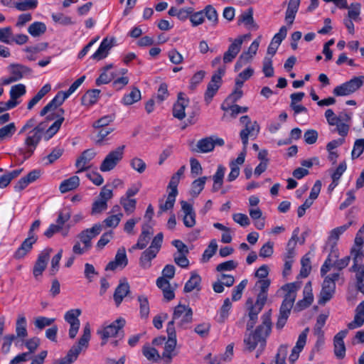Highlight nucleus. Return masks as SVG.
Returning <instances> with one entry per match:
<instances>
[{
  "instance_id": "nucleus-1",
  "label": "nucleus",
  "mask_w": 364,
  "mask_h": 364,
  "mask_svg": "<svg viewBox=\"0 0 364 364\" xmlns=\"http://www.w3.org/2000/svg\"><path fill=\"white\" fill-rule=\"evenodd\" d=\"M262 324L257 326L255 331L244 338L245 350L252 352L257 349V358L263 352L266 347L267 338L272 331L271 310L262 316Z\"/></svg>"
},
{
  "instance_id": "nucleus-2",
  "label": "nucleus",
  "mask_w": 364,
  "mask_h": 364,
  "mask_svg": "<svg viewBox=\"0 0 364 364\" xmlns=\"http://www.w3.org/2000/svg\"><path fill=\"white\" fill-rule=\"evenodd\" d=\"M68 97V91L58 92L54 98L41 110L40 115L45 116L48 121L55 119L45 132L46 139L51 138L60 129L64 120V112L60 106Z\"/></svg>"
},
{
  "instance_id": "nucleus-3",
  "label": "nucleus",
  "mask_w": 364,
  "mask_h": 364,
  "mask_svg": "<svg viewBox=\"0 0 364 364\" xmlns=\"http://www.w3.org/2000/svg\"><path fill=\"white\" fill-rule=\"evenodd\" d=\"M36 123L37 122L34 117L31 118L26 121L18 132V134H22L28 129L33 128L28 133L23 146L18 150V154L23 157V160L28 159L33 154L47 127L45 122H41L36 125Z\"/></svg>"
},
{
  "instance_id": "nucleus-4",
  "label": "nucleus",
  "mask_w": 364,
  "mask_h": 364,
  "mask_svg": "<svg viewBox=\"0 0 364 364\" xmlns=\"http://www.w3.org/2000/svg\"><path fill=\"white\" fill-rule=\"evenodd\" d=\"M240 121L245 127V128L240 131V136L244 149H246L248 144V139L251 138L252 139H255L257 138L259 132V126L256 121L252 122L247 115L241 117Z\"/></svg>"
},
{
  "instance_id": "nucleus-5",
  "label": "nucleus",
  "mask_w": 364,
  "mask_h": 364,
  "mask_svg": "<svg viewBox=\"0 0 364 364\" xmlns=\"http://www.w3.org/2000/svg\"><path fill=\"white\" fill-rule=\"evenodd\" d=\"M351 225L352 222H348L343 225L333 229L330 232L328 240L323 247V251L330 252V256H333L334 258H338L339 253L337 248V242L339 240L340 235L346 231Z\"/></svg>"
},
{
  "instance_id": "nucleus-6",
  "label": "nucleus",
  "mask_w": 364,
  "mask_h": 364,
  "mask_svg": "<svg viewBox=\"0 0 364 364\" xmlns=\"http://www.w3.org/2000/svg\"><path fill=\"white\" fill-rule=\"evenodd\" d=\"M175 321L172 319L168 322L166 328L168 339L165 343L164 351L162 353V358L166 363H170L172 358L176 355V333L174 327Z\"/></svg>"
},
{
  "instance_id": "nucleus-7",
  "label": "nucleus",
  "mask_w": 364,
  "mask_h": 364,
  "mask_svg": "<svg viewBox=\"0 0 364 364\" xmlns=\"http://www.w3.org/2000/svg\"><path fill=\"white\" fill-rule=\"evenodd\" d=\"M364 85V75L354 77L350 80L336 86L333 93L336 96L350 95L358 90Z\"/></svg>"
},
{
  "instance_id": "nucleus-8",
  "label": "nucleus",
  "mask_w": 364,
  "mask_h": 364,
  "mask_svg": "<svg viewBox=\"0 0 364 364\" xmlns=\"http://www.w3.org/2000/svg\"><path fill=\"white\" fill-rule=\"evenodd\" d=\"M225 73V66L218 68L217 71L213 75L210 81L208 84L207 90L204 95V100L207 105H209L213 97L218 92L220 87L223 80L222 77Z\"/></svg>"
},
{
  "instance_id": "nucleus-9",
  "label": "nucleus",
  "mask_w": 364,
  "mask_h": 364,
  "mask_svg": "<svg viewBox=\"0 0 364 364\" xmlns=\"http://www.w3.org/2000/svg\"><path fill=\"white\" fill-rule=\"evenodd\" d=\"M172 319L178 327L186 328L193 320L192 309L188 306L178 304L174 308Z\"/></svg>"
},
{
  "instance_id": "nucleus-10",
  "label": "nucleus",
  "mask_w": 364,
  "mask_h": 364,
  "mask_svg": "<svg viewBox=\"0 0 364 364\" xmlns=\"http://www.w3.org/2000/svg\"><path fill=\"white\" fill-rule=\"evenodd\" d=\"M267 301L262 298L256 299L255 302L253 304V301L249 299L247 301V311L249 321L247 323V329L251 330L256 324L258 318V314L261 312L263 307L264 306Z\"/></svg>"
},
{
  "instance_id": "nucleus-11",
  "label": "nucleus",
  "mask_w": 364,
  "mask_h": 364,
  "mask_svg": "<svg viewBox=\"0 0 364 364\" xmlns=\"http://www.w3.org/2000/svg\"><path fill=\"white\" fill-rule=\"evenodd\" d=\"M125 146H118L115 150L110 151L102 161L100 170L106 172L112 170L122 159Z\"/></svg>"
},
{
  "instance_id": "nucleus-12",
  "label": "nucleus",
  "mask_w": 364,
  "mask_h": 364,
  "mask_svg": "<svg viewBox=\"0 0 364 364\" xmlns=\"http://www.w3.org/2000/svg\"><path fill=\"white\" fill-rule=\"evenodd\" d=\"M225 144L223 139L215 136L204 137L198 141L194 151L198 153H208L214 150L215 146H222Z\"/></svg>"
},
{
  "instance_id": "nucleus-13",
  "label": "nucleus",
  "mask_w": 364,
  "mask_h": 364,
  "mask_svg": "<svg viewBox=\"0 0 364 364\" xmlns=\"http://www.w3.org/2000/svg\"><path fill=\"white\" fill-rule=\"evenodd\" d=\"M113 196L112 191L104 186L97 198L93 202L92 206L91 214L96 215L101 213L107 208V201Z\"/></svg>"
},
{
  "instance_id": "nucleus-14",
  "label": "nucleus",
  "mask_w": 364,
  "mask_h": 364,
  "mask_svg": "<svg viewBox=\"0 0 364 364\" xmlns=\"http://www.w3.org/2000/svg\"><path fill=\"white\" fill-rule=\"evenodd\" d=\"M125 320L122 318H117L112 323L104 326L102 329L97 331V333L102 340V345H105L107 338L117 335L119 331L124 326Z\"/></svg>"
},
{
  "instance_id": "nucleus-15",
  "label": "nucleus",
  "mask_w": 364,
  "mask_h": 364,
  "mask_svg": "<svg viewBox=\"0 0 364 364\" xmlns=\"http://www.w3.org/2000/svg\"><path fill=\"white\" fill-rule=\"evenodd\" d=\"M245 36H240L234 40L229 39L232 43L229 46L228 49L225 52L223 58L224 63H231L240 53Z\"/></svg>"
},
{
  "instance_id": "nucleus-16",
  "label": "nucleus",
  "mask_w": 364,
  "mask_h": 364,
  "mask_svg": "<svg viewBox=\"0 0 364 364\" xmlns=\"http://www.w3.org/2000/svg\"><path fill=\"white\" fill-rule=\"evenodd\" d=\"M102 229V225L95 224L91 228L83 230L79 235L80 241L84 245V250H89L91 247V240L98 235Z\"/></svg>"
},
{
  "instance_id": "nucleus-17",
  "label": "nucleus",
  "mask_w": 364,
  "mask_h": 364,
  "mask_svg": "<svg viewBox=\"0 0 364 364\" xmlns=\"http://www.w3.org/2000/svg\"><path fill=\"white\" fill-rule=\"evenodd\" d=\"M114 42V38H105L101 42L98 49L92 55L91 58L95 60H100L105 58L110 49L113 47Z\"/></svg>"
},
{
  "instance_id": "nucleus-18",
  "label": "nucleus",
  "mask_w": 364,
  "mask_h": 364,
  "mask_svg": "<svg viewBox=\"0 0 364 364\" xmlns=\"http://www.w3.org/2000/svg\"><path fill=\"white\" fill-rule=\"evenodd\" d=\"M328 279L323 280L318 301L320 305H323L331 300L335 293L336 283L328 281Z\"/></svg>"
},
{
  "instance_id": "nucleus-19",
  "label": "nucleus",
  "mask_w": 364,
  "mask_h": 364,
  "mask_svg": "<svg viewBox=\"0 0 364 364\" xmlns=\"http://www.w3.org/2000/svg\"><path fill=\"white\" fill-rule=\"evenodd\" d=\"M181 210L183 213V222L186 227L192 228L196 225V213L193 205L186 201L181 202Z\"/></svg>"
},
{
  "instance_id": "nucleus-20",
  "label": "nucleus",
  "mask_w": 364,
  "mask_h": 364,
  "mask_svg": "<svg viewBox=\"0 0 364 364\" xmlns=\"http://www.w3.org/2000/svg\"><path fill=\"white\" fill-rule=\"evenodd\" d=\"M348 333V331L347 329L341 331L333 338L334 353L339 359L343 358L346 355V346L343 339L347 336Z\"/></svg>"
},
{
  "instance_id": "nucleus-21",
  "label": "nucleus",
  "mask_w": 364,
  "mask_h": 364,
  "mask_svg": "<svg viewBox=\"0 0 364 364\" xmlns=\"http://www.w3.org/2000/svg\"><path fill=\"white\" fill-rule=\"evenodd\" d=\"M189 103V100L185 97L182 92L178 93L176 102L173 105V115L174 117L181 120L186 117L185 109Z\"/></svg>"
},
{
  "instance_id": "nucleus-22",
  "label": "nucleus",
  "mask_w": 364,
  "mask_h": 364,
  "mask_svg": "<svg viewBox=\"0 0 364 364\" xmlns=\"http://www.w3.org/2000/svg\"><path fill=\"white\" fill-rule=\"evenodd\" d=\"M308 332L309 328H306L299 334L296 346L293 348L289 358L291 363L293 364L299 358L300 352L306 345Z\"/></svg>"
},
{
  "instance_id": "nucleus-23",
  "label": "nucleus",
  "mask_w": 364,
  "mask_h": 364,
  "mask_svg": "<svg viewBox=\"0 0 364 364\" xmlns=\"http://www.w3.org/2000/svg\"><path fill=\"white\" fill-rule=\"evenodd\" d=\"M95 155L96 152L92 149L84 151L75 163V166L78 168L77 173H82L90 167V162Z\"/></svg>"
},
{
  "instance_id": "nucleus-24",
  "label": "nucleus",
  "mask_w": 364,
  "mask_h": 364,
  "mask_svg": "<svg viewBox=\"0 0 364 364\" xmlns=\"http://www.w3.org/2000/svg\"><path fill=\"white\" fill-rule=\"evenodd\" d=\"M26 92V86L23 84H17L13 85L11 87L9 95L10 99L8 102H11L12 103V107L15 108L18 106L21 101L18 100V99L22 96H23Z\"/></svg>"
},
{
  "instance_id": "nucleus-25",
  "label": "nucleus",
  "mask_w": 364,
  "mask_h": 364,
  "mask_svg": "<svg viewBox=\"0 0 364 364\" xmlns=\"http://www.w3.org/2000/svg\"><path fill=\"white\" fill-rule=\"evenodd\" d=\"M49 257V251H43L38 255L33 269V274L35 277L42 274L47 266Z\"/></svg>"
},
{
  "instance_id": "nucleus-26",
  "label": "nucleus",
  "mask_w": 364,
  "mask_h": 364,
  "mask_svg": "<svg viewBox=\"0 0 364 364\" xmlns=\"http://www.w3.org/2000/svg\"><path fill=\"white\" fill-rule=\"evenodd\" d=\"M81 314L79 309L70 310V338L76 336L80 326V321L77 317Z\"/></svg>"
},
{
  "instance_id": "nucleus-27",
  "label": "nucleus",
  "mask_w": 364,
  "mask_h": 364,
  "mask_svg": "<svg viewBox=\"0 0 364 364\" xmlns=\"http://www.w3.org/2000/svg\"><path fill=\"white\" fill-rule=\"evenodd\" d=\"M152 235L151 228L148 225H144L142 227L141 232L138 238L136 244L132 246V249H144L148 245L151 235Z\"/></svg>"
},
{
  "instance_id": "nucleus-28",
  "label": "nucleus",
  "mask_w": 364,
  "mask_h": 364,
  "mask_svg": "<svg viewBox=\"0 0 364 364\" xmlns=\"http://www.w3.org/2000/svg\"><path fill=\"white\" fill-rule=\"evenodd\" d=\"M364 324V301L360 303L356 309L353 320L348 323V329H355Z\"/></svg>"
},
{
  "instance_id": "nucleus-29",
  "label": "nucleus",
  "mask_w": 364,
  "mask_h": 364,
  "mask_svg": "<svg viewBox=\"0 0 364 364\" xmlns=\"http://www.w3.org/2000/svg\"><path fill=\"white\" fill-rule=\"evenodd\" d=\"M129 292V285L128 282L120 281V283L117 287L114 293V300L117 306H119L122 303V300Z\"/></svg>"
},
{
  "instance_id": "nucleus-30",
  "label": "nucleus",
  "mask_w": 364,
  "mask_h": 364,
  "mask_svg": "<svg viewBox=\"0 0 364 364\" xmlns=\"http://www.w3.org/2000/svg\"><path fill=\"white\" fill-rule=\"evenodd\" d=\"M157 252L147 248L141 255L139 258V265L144 269H148L151 267V260L154 259Z\"/></svg>"
},
{
  "instance_id": "nucleus-31",
  "label": "nucleus",
  "mask_w": 364,
  "mask_h": 364,
  "mask_svg": "<svg viewBox=\"0 0 364 364\" xmlns=\"http://www.w3.org/2000/svg\"><path fill=\"white\" fill-rule=\"evenodd\" d=\"M201 277L198 274L193 272H191L190 279L186 282L184 286L185 292H191L196 289L197 291L200 290Z\"/></svg>"
},
{
  "instance_id": "nucleus-32",
  "label": "nucleus",
  "mask_w": 364,
  "mask_h": 364,
  "mask_svg": "<svg viewBox=\"0 0 364 364\" xmlns=\"http://www.w3.org/2000/svg\"><path fill=\"white\" fill-rule=\"evenodd\" d=\"M11 76L14 78L16 81H18L23 78V75L31 73V69L25 65L16 64L11 65L9 67Z\"/></svg>"
},
{
  "instance_id": "nucleus-33",
  "label": "nucleus",
  "mask_w": 364,
  "mask_h": 364,
  "mask_svg": "<svg viewBox=\"0 0 364 364\" xmlns=\"http://www.w3.org/2000/svg\"><path fill=\"white\" fill-rule=\"evenodd\" d=\"M33 239H25L21 246L14 252V257L15 259H20L23 258L33 247Z\"/></svg>"
},
{
  "instance_id": "nucleus-34",
  "label": "nucleus",
  "mask_w": 364,
  "mask_h": 364,
  "mask_svg": "<svg viewBox=\"0 0 364 364\" xmlns=\"http://www.w3.org/2000/svg\"><path fill=\"white\" fill-rule=\"evenodd\" d=\"M89 343L82 342V340L79 339L78 341L70 348V364L77 360L78 355L81 352L85 351Z\"/></svg>"
},
{
  "instance_id": "nucleus-35",
  "label": "nucleus",
  "mask_w": 364,
  "mask_h": 364,
  "mask_svg": "<svg viewBox=\"0 0 364 364\" xmlns=\"http://www.w3.org/2000/svg\"><path fill=\"white\" fill-rule=\"evenodd\" d=\"M46 30V25L40 21H35L32 23L28 28V33L33 37H39L43 35Z\"/></svg>"
},
{
  "instance_id": "nucleus-36",
  "label": "nucleus",
  "mask_w": 364,
  "mask_h": 364,
  "mask_svg": "<svg viewBox=\"0 0 364 364\" xmlns=\"http://www.w3.org/2000/svg\"><path fill=\"white\" fill-rule=\"evenodd\" d=\"M207 178L206 176H203L192 182L191 188L190 190V195L192 197L196 198L201 193L204 188Z\"/></svg>"
},
{
  "instance_id": "nucleus-37",
  "label": "nucleus",
  "mask_w": 364,
  "mask_h": 364,
  "mask_svg": "<svg viewBox=\"0 0 364 364\" xmlns=\"http://www.w3.org/2000/svg\"><path fill=\"white\" fill-rule=\"evenodd\" d=\"M141 92L136 87H132L129 94L124 95L122 102L125 105H131L141 100Z\"/></svg>"
},
{
  "instance_id": "nucleus-38",
  "label": "nucleus",
  "mask_w": 364,
  "mask_h": 364,
  "mask_svg": "<svg viewBox=\"0 0 364 364\" xmlns=\"http://www.w3.org/2000/svg\"><path fill=\"white\" fill-rule=\"evenodd\" d=\"M14 7L21 11L35 9L38 6L37 0H18L14 2Z\"/></svg>"
},
{
  "instance_id": "nucleus-39",
  "label": "nucleus",
  "mask_w": 364,
  "mask_h": 364,
  "mask_svg": "<svg viewBox=\"0 0 364 364\" xmlns=\"http://www.w3.org/2000/svg\"><path fill=\"white\" fill-rule=\"evenodd\" d=\"M232 307V304L229 298L224 300L223 304L220 309L218 315L216 317V320L219 323H224L228 318L230 311Z\"/></svg>"
},
{
  "instance_id": "nucleus-40",
  "label": "nucleus",
  "mask_w": 364,
  "mask_h": 364,
  "mask_svg": "<svg viewBox=\"0 0 364 364\" xmlns=\"http://www.w3.org/2000/svg\"><path fill=\"white\" fill-rule=\"evenodd\" d=\"M142 353L149 360L157 361L160 358L163 359L162 355L161 356L159 355L158 350L154 347H151L149 343H146L143 346Z\"/></svg>"
},
{
  "instance_id": "nucleus-41",
  "label": "nucleus",
  "mask_w": 364,
  "mask_h": 364,
  "mask_svg": "<svg viewBox=\"0 0 364 364\" xmlns=\"http://www.w3.org/2000/svg\"><path fill=\"white\" fill-rule=\"evenodd\" d=\"M304 298L300 301L298 304L302 308H306L309 306L314 301V296L311 289V283L309 282L304 289Z\"/></svg>"
},
{
  "instance_id": "nucleus-42",
  "label": "nucleus",
  "mask_w": 364,
  "mask_h": 364,
  "mask_svg": "<svg viewBox=\"0 0 364 364\" xmlns=\"http://www.w3.org/2000/svg\"><path fill=\"white\" fill-rule=\"evenodd\" d=\"M16 336L24 338L28 336L26 329V319L23 315H19L16 323Z\"/></svg>"
},
{
  "instance_id": "nucleus-43",
  "label": "nucleus",
  "mask_w": 364,
  "mask_h": 364,
  "mask_svg": "<svg viewBox=\"0 0 364 364\" xmlns=\"http://www.w3.org/2000/svg\"><path fill=\"white\" fill-rule=\"evenodd\" d=\"M137 300L139 303L140 316L141 318L146 319L150 311L148 299L146 296L141 295L138 296Z\"/></svg>"
},
{
  "instance_id": "nucleus-44",
  "label": "nucleus",
  "mask_w": 364,
  "mask_h": 364,
  "mask_svg": "<svg viewBox=\"0 0 364 364\" xmlns=\"http://www.w3.org/2000/svg\"><path fill=\"white\" fill-rule=\"evenodd\" d=\"M350 271L355 272L357 289L364 294V265H360V267Z\"/></svg>"
},
{
  "instance_id": "nucleus-45",
  "label": "nucleus",
  "mask_w": 364,
  "mask_h": 364,
  "mask_svg": "<svg viewBox=\"0 0 364 364\" xmlns=\"http://www.w3.org/2000/svg\"><path fill=\"white\" fill-rule=\"evenodd\" d=\"M270 280L269 279H259L257 283L256 286H259L260 291L258 293L257 297V298H262L264 300L267 301V296H268V289L270 285Z\"/></svg>"
},
{
  "instance_id": "nucleus-46",
  "label": "nucleus",
  "mask_w": 364,
  "mask_h": 364,
  "mask_svg": "<svg viewBox=\"0 0 364 364\" xmlns=\"http://www.w3.org/2000/svg\"><path fill=\"white\" fill-rule=\"evenodd\" d=\"M205 17L212 23L213 26L218 24V16L215 9L211 6H206L203 10Z\"/></svg>"
},
{
  "instance_id": "nucleus-47",
  "label": "nucleus",
  "mask_w": 364,
  "mask_h": 364,
  "mask_svg": "<svg viewBox=\"0 0 364 364\" xmlns=\"http://www.w3.org/2000/svg\"><path fill=\"white\" fill-rule=\"evenodd\" d=\"M120 204L122 205L125 213L127 215H130L135 210L136 200L131 198L122 196L120 199Z\"/></svg>"
},
{
  "instance_id": "nucleus-48",
  "label": "nucleus",
  "mask_w": 364,
  "mask_h": 364,
  "mask_svg": "<svg viewBox=\"0 0 364 364\" xmlns=\"http://www.w3.org/2000/svg\"><path fill=\"white\" fill-rule=\"evenodd\" d=\"M362 248L363 247L360 246H355L352 247L350 250V255L353 257V265L351 267L350 269H357L360 267V264H358V262L361 261L364 257Z\"/></svg>"
},
{
  "instance_id": "nucleus-49",
  "label": "nucleus",
  "mask_w": 364,
  "mask_h": 364,
  "mask_svg": "<svg viewBox=\"0 0 364 364\" xmlns=\"http://www.w3.org/2000/svg\"><path fill=\"white\" fill-rule=\"evenodd\" d=\"M112 68V65H108L104 68V72L96 80V85L100 86L102 84H107L111 82L114 77L112 73L107 71Z\"/></svg>"
},
{
  "instance_id": "nucleus-50",
  "label": "nucleus",
  "mask_w": 364,
  "mask_h": 364,
  "mask_svg": "<svg viewBox=\"0 0 364 364\" xmlns=\"http://www.w3.org/2000/svg\"><path fill=\"white\" fill-rule=\"evenodd\" d=\"M217 249L218 245L216 240H212L203 254L202 261L203 262H208L215 254Z\"/></svg>"
},
{
  "instance_id": "nucleus-51",
  "label": "nucleus",
  "mask_w": 364,
  "mask_h": 364,
  "mask_svg": "<svg viewBox=\"0 0 364 364\" xmlns=\"http://www.w3.org/2000/svg\"><path fill=\"white\" fill-rule=\"evenodd\" d=\"M12 33L13 31L10 26L0 28V42L9 45L12 44Z\"/></svg>"
},
{
  "instance_id": "nucleus-52",
  "label": "nucleus",
  "mask_w": 364,
  "mask_h": 364,
  "mask_svg": "<svg viewBox=\"0 0 364 364\" xmlns=\"http://www.w3.org/2000/svg\"><path fill=\"white\" fill-rule=\"evenodd\" d=\"M16 127L14 122H11L0 129V140L6 138H11L16 132Z\"/></svg>"
},
{
  "instance_id": "nucleus-53",
  "label": "nucleus",
  "mask_w": 364,
  "mask_h": 364,
  "mask_svg": "<svg viewBox=\"0 0 364 364\" xmlns=\"http://www.w3.org/2000/svg\"><path fill=\"white\" fill-rule=\"evenodd\" d=\"M294 300L293 297H284L280 306L279 314L289 316L291 309L293 306Z\"/></svg>"
},
{
  "instance_id": "nucleus-54",
  "label": "nucleus",
  "mask_w": 364,
  "mask_h": 364,
  "mask_svg": "<svg viewBox=\"0 0 364 364\" xmlns=\"http://www.w3.org/2000/svg\"><path fill=\"white\" fill-rule=\"evenodd\" d=\"M100 94V90L97 89L88 90L83 96V101L89 105H93L98 100Z\"/></svg>"
},
{
  "instance_id": "nucleus-55",
  "label": "nucleus",
  "mask_w": 364,
  "mask_h": 364,
  "mask_svg": "<svg viewBox=\"0 0 364 364\" xmlns=\"http://www.w3.org/2000/svg\"><path fill=\"white\" fill-rule=\"evenodd\" d=\"M122 216L123 215L122 213L112 215L105 219L103 223L107 228H116L119 225Z\"/></svg>"
},
{
  "instance_id": "nucleus-56",
  "label": "nucleus",
  "mask_w": 364,
  "mask_h": 364,
  "mask_svg": "<svg viewBox=\"0 0 364 364\" xmlns=\"http://www.w3.org/2000/svg\"><path fill=\"white\" fill-rule=\"evenodd\" d=\"M364 151V139L355 140L351 152L352 159L358 158Z\"/></svg>"
},
{
  "instance_id": "nucleus-57",
  "label": "nucleus",
  "mask_w": 364,
  "mask_h": 364,
  "mask_svg": "<svg viewBox=\"0 0 364 364\" xmlns=\"http://www.w3.org/2000/svg\"><path fill=\"white\" fill-rule=\"evenodd\" d=\"M114 260L122 268H124L127 265L128 259L124 247L119 248L117 250Z\"/></svg>"
},
{
  "instance_id": "nucleus-58",
  "label": "nucleus",
  "mask_w": 364,
  "mask_h": 364,
  "mask_svg": "<svg viewBox=\"0 0 364 364\" xmlns=\"http://www.w3.org/2000/svg\"><path fill=\"white\" fill-rule=\"evenodd\" d=\"M54 321V318H47L45 316H38L35 318L34 325L36 328L42 330L45 327L50 326Z\"/></svg>"
},
{
  "instance_id": "nucleus-59",
  "label": "nucleus",
  "mask_w": 364,
  "mask_h": 364,
  "mask_svg": "<svg viewBox=\"0 0 364 364\" xmlns=\"http://www.w3.org/2000/svg\"><path fill=\"white\" fill-rule=\"evenodd\" d=\"M247 284V280H242L238 285H237L232 290V299L235 301L241 299L242 293Z\"/></svg>"
},
{
  "instance_id": "nucleus-60",
  "label": "nucleus",
  "mask_w": 364,
  "mask_h": 364,
  "mask_svg": "<svg viewBox=\"0 0 364 364\" xmlns=\"http://www.w3.org/2000/svg\"><path fill=\"white\" fill-rule=\"evenodd\" d=\"M274 252V243L272 242H266L259 250V255L261 257H270Z\"/></svg>"
},
{
  "instance_id": "nucleus-61",
  "label": "nucleus",
  "mask_w": 364,
  "mask_h": 364,
  "mask_svg": "<svg viewBox=\"0 0 364 364\" xmlns=\"http://www.w3.org/2000/svg\"><path fill=\"white\" fill-rule=\"evenodd\" d=\"M360 7L361 6L359 3L351 4L348 12V18L357 21L360 14Z\"/></svg>"
},
{
  "instance_id": "nucleus-62",
  "label": "nucleus",
  "mask_w": 364,
  "mask_h": 364,
  "mask_svg": "<svg viewBox=\"0 0 364 364\" xmlns=\"http://www.w3.org/2000/svg\"><path fill=\"white\" fill-rule=\"evenodd\" d=\"M262 71L267 77H271L274 75V68L272 67L271 58L265 57L264 58Z\"/></svg>"
},
{
  "instance_id": "nucleus-63",
  "label": "nucleus",
  "mask_w": 364,
  "mask_h": 364,
  "mask_svg": "<svg viewBox=\"0 0 364 364\" xmlns=\"http://www.w3.org/2000/svg\"><path fill=\"white\" fill-rule=\"evenodd\" d=\"M130 165L133 169L140 173H143L146 168L145 162L141 159L137 157L132 159Z\"/></svg>"
},
{
  "instance_id": "nucleus-64",
  "label": "nucleus",
  "mask_w": 364,
  "mask_h": 364,
  "mask_svg": "<svg viewBox=\"0 0 364 364\" xmlns=\"http://www.w3.org/2000/svg\"><path fill=\"white\" fill-rule=\"evenodd\" d=\"M287 352V346L282 345L279 348L276 355V364H286Z\"/></svg>"
}]
</instances>
